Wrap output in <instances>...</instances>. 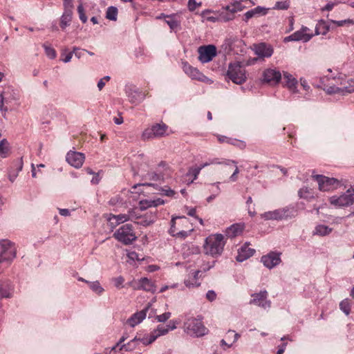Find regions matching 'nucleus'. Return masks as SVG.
Masks as SVG:
<instances>
[{"label": "nucleus", "instance_id": "obj_1", "mask_svg": "<svg viewBox=\"0 0 354 354\" xmlns=\"http://www.w3.org/2000/svg\"><path fill=\"white\" fill-rule=\"evenodd\" d=\"M297 214V209L294 206L290 205L264 212L260 215V217L264 221H279L293 218Z\"/></svg>", "mask_w": 354, "mask_h": 354}, {"label": "nucleus", "instance_id": "obj_2", "mask_svg": "<svg viewBox=\"0 0 354 354\" xmlns=\"http://www.w3.org/2000/svg\"><path fill=\"white\" fill-rule=\"evenodd\" d=\"M223 239V236L221 234L207 237L204 245L205 254L212 257L221 255L225 245Z\"/></svg>", "mask_w": 354, "mask_h": 354}, {"label": "nucleus", "instance_id": "obj_3", "mask_svg": "<svg viewBox=\"0 0 354 354\" xmlns=\"http://www.w3.org/2000/svg\"><path fill=\"white\" fill-rule=\"evenodd\" d=\"M113 237L124 245H130L137 239L133 225L129 223L120 227L114 232Z\"/></svg>", "mask_w": 354, "mask_h": 354}, {"label": "nucleus", "instance_id": "obj_4", "mask_svg": "<svg viewBox=\"0 0 354 354\" xmlns=\"http://www.w3.org/2000/svg\"><path fill=\"white\" fill-rule=\"evenodd\" d=\"M185 330L188 335L196 337L204 336L209 332L202 321L196 318H190L186 321Z\"/></svg>", "mask_w": 354, "mask_h": 354}, {"label": "nucleus", "instance_id": "obj_5", "mask_svg": "<svg viewBox=\"0 0 354 354\" xmlns=\"http://www.w3.org/2000/svg\"><path fill=\"white\" fill-rule=\"evenodd\" d=\"M227 75L236 84H242L246 81L245 70L239 62L230 64Z\"/></svg>", "mask_w": 354, "mask_h": 354}, {"label": "nucleus", "instance_id": "obj_6", "mask_svg": "<svg viewBox=\"0 0 354 354\" xmlns=\"http://www.w3.org/2000/svg\"><path fill=\"white\" fill-rule=\"evenodd\" d=\"M168 127L164 123H156L145 129L142 133L143 140H149L154 138H159L167 135Z\"/></svg>", "mask_w": 354, "mask_h": 354}, {"label": "nucleus", "instance_id": "obj_7", "mask_svg": "<svg viewBox=\"0 0 354 354\" xmlns=\"http://www.w3.org/2000/svg\"><path fill=\"white\" fill-rule=\"evenodd\" d=\"M17 250L15 244L8 240L0 241V263H8L16 257Z\"/></svg>", "mask_w": 354, "mask_h": 354}, {"label": "nucleus", "instance_id": "obj_8", "mask_svg": "<svg viewBox=\"0 0 354 354\" xmlns=\"http://www.w3.org/2000/svg\"><path fill=\"white\" fill-rule=\"evenodd\" d=\"M329 201L332 205L337 207L351 205L354 203V189H349L339 196H331Z\"/></svg>", "mask_w": 354, "mask_h": 354}, {"label": "nucleus", "instance_id": "obj_9", "mask_svg": "<svg viewBox=\"0 0 354 354\" xmlns=\"http://www.w3.org/2000/svg\"><path fill=\"white\" fill-rule=\"evenodd\" d=\"M316 179L319 189L322 192H328L338 187L339 182L334 178H328L322 175H316L314 176Z\"/></svg>", "mask_w": 354, "mask_h": 354}, {"label": "nucleus", "instance_id": "obj_10", "mask_svg": "<svg viewBox=\"0 0 354 354\" xmlns=\"http://www.w3.org/2000/svg\"><path fill=\"white\" fill-rule=\"evenodd\" d=\"M176 220H180L183 225H187L189 221L185 216H173L171 220V227L169 233L172 236L185 238L189 235V232L185 230H178L176 227Z\"/></svg>", "mask_w": 354, "mask_h": 354}, {"label": "nucleus", "instance_id": "obj_11", "mask_svg": "<svg viewBox=\"0 0 354 354\" xmlns=\"http://www.w3.org/2000/svg\"><path fill=\"white\" fill-rule=\"evenodd\" d=\"M198 59L202 63H207L216 55V48L214 45L200 46L198 49Z\"/></svg>", "mask_w": 354, "mask_h": 354}, {"label": "nucleus", "instance_id": "obj_12", "mask_svg": "<svg viewBox=\"0 0 354 354\" xmlns=\"http://www.w3.org/2000/svg\"><path fill=\"white\" fill-rule=\"evenodd\" d=\"M183 71L192 80H196L202 82L212 83V81L204 75L196 68L193 67L187 62L183 63Z\"/></svg>", "mask_w": 354, "mask_h": 354}, {"label": "nucleus", "instance_id": "obj_13", "mask_svg": "<svg viewBox=\"0 0 354 354\" xmlns=\"http://www.w3.org/2000/svg\"><path fill=\"white\" fill-rule=\"evenodd\" d=\"M329 93H340L346 95L354 92V80L349 79L344 83H341V86H330L328 89Z\"/></svg>", "mask_w": 354, "mask_h": 354}, {"label": "nucleus", "instance_id": "obj_14", "mask_svg": "<svg viewBox=\"0 0 354 354\" xmlns=\"http://www.w3.org/2000/svg\"><path fill=\"white\" fill-rule=\"evenodd\" d=\"M308 30V28L306 26H302L299 30H297L292 33V35L284 38V41H303L304 42L308 41L313 36V34L306 33Z\"/></svg>", "mask_w": 354, "mask_h": 354}, {"label": "nucleus", "instance_id": "obj_15", "mask_svg": "<svg viewBox=\"0 0 354 354\" xmlns=\"http://www.w3.org/2000/svg\"><path fill=\"white\" fill-rule=\"evenodd\" d=\"M268 292L266 290H261L259 293L252 295V299L250 304H254L262 308H270V301L267 299Z\"/></svg>", "mask_w": 354, "mask_h": 354}, {"label": "nucleus", "instance_id": "obj_16", "mask_svg": "<svg viewBox=\"0 0 354 354\" xmlns=\"http://www.w3.org/2000/svg\"><path fill=\"white\" fill-rule=\"evenodd\" d=\"M84 159V153L72 151L68 152L66 157L68 163L77 169L82 166Z\"/></svg>", "mask_w": 354, "mask_h": 354}, {"label": "nucleus", "instance_id": "obj_17", "mask_svg": "<svg viewBox=\"0 0 354 354\" xmlns=\"http://www.w3.org/2000/svg\"><path fill=\"white\" fill-rule=\"evenodd\" d=\"M252 49L260 58L270 57L273 54L272 46L266 43L254 44Z\"/></svg>", "mask_w": 354, "mask_h": 354}, {"label": "nucleus", "instance_id": "obj_18", "mask_svg": "<svg viewBox=\"0 0 354 354\" xmlns=\"http://www.w3.org/2000/svg\"><path fill=\"white\" fill-rule=\"evenodd\" d=\"M263 80L270 85H276L281 80V74L279 71L268 68L263 72Z\"/></svg>", "mask_w": 354, "mask_h": 354}, {"label": "nucleus", "instance_id": "obj_19", "mask_svg": "<svg viewBox=\"0 0 354 354\" xmlns=\"http://www.w3.org/2000/svg\"><path fill=\"white\" fill-rule=\"evenodd\" d=\"M133 218L134 213L132 211H129L128 214H120L118 215L111 214L108 218V221L110 223L111 227H114L120 223H123L129 220H133Z\"/></svg>", "mask_w": 354, "mask_h": 354}, {"label": "nucleus", "instance_id": "obj_20", "mask_svg": "<svg viewBox=\"0 0 354 354\" xmlns=\"http://www.w3.org/2000/svg\"><path fill=\"white\" fill-rule=\"evenodd\" d=\"M261 262L266 268L272 269L281 262L280 253L271 252L261 257Z\"/></svg>", "mask_w": 354, "mask_h": 354}, {"label": "nucleus", "instance_id": "obj_21", "mask_svg": "<svg viewBox=\"0 0 354 354\" xmlns=\"http://www.w3.org/2000/svg\"><path fill=\"white\" fill-rule=\"evenodd\" d=\"M255 250L249 247V244L245 243L239 250L236 257L237 261L243 262L253 256Z\"/></svg>", "mask_w": 354, "mask_h": 354}, {"label": "nucleus", "instance_id": "obj_22", "mask_svg": "<svg viewBox=\"0 0 354 354\" xmlns=\"http://www.w3.org/2000/svg\"><path fill=\"white\" fill-rule=\"evenodd\" d=\"M248 2L249 1L252 5H254V3L251 0H239V1H234L230 5L227 6L225 9L232 13L235 14L239 11L243 10L246 6L242 5V2Z\"/></svg>", "mask_w": 354, "mask_h": 354}, {"label": "nucleus", "instance_id": "obj_23", "mask_svg": "<svg viewBox=\"0 0 354 354\" xmlns=\"http://www.w3.org/2000/svg\"><path fill=\"white\" fill-rule=\"evenodd\" d=\"M134 218H140V221L137 222L138 224L142 226H149L155 222L156 214V212L147 213L142 217L137 216L134 214Z\"/></svg>", "mask_w": 354, "mask_h": 354}, {"label": "nucleus", "instance_id": "obj_24", "mask_svg": "<svg viewBox=\"0 0 354 354\" xmlns=\"http://www.w3.org/2000/svg\"><path fill=\"white\" fill-rule=\"evenodd\" d=\"M146 317V311H136L130 318L127 321V324L131 327H134L142 322Z\"/></svg>", "mask_w": 354, "mask_h": 354}, {"label": "nucleus", "instance_id": "obj_25", "mask_svg": "<svg viewBox=\"0 0 354 354\" xmlns=\"http://www.w3.org/2000/svg\"><path fill=\"white\" fill-rule=\"evenodd\" d=\"M244 229L242 224L235 223L227 228L225 231L226 236L230 238H234L240 235Z\"/></svg>", "mask_w": 354, "mask_h": 354}, {"label": "nucleus", "instance_id": "obj_26", "mask_svg": "<svg viewBox=\"0 0 354 354\" xmlns=\"http://www.w3.org/2000/svg\"><path fill=\"white\" fill-rule=\"evenodd\" d=\"M283 80L285 85L290 90L295 91L297 84V80L288 72H283Z\"/></svg>", "mask_w": 354, "mask_h": 354}, {"label": "nucleus", "instance_id": "obj_27", "mask_svg": "<svg viewBox=\"0 0 354 354\" xmlns=\"http://www.w3.org/2000/svg\"><path fill=\"white\" fill-rule=\"evenodd\" d=\"M72 8H65V11L61 17L60 26L62 28H65L68 26L72 19Z\"/></svg>", "mask_w": 354, "mask_h": 354}, {"label": "nucleus", "instance_id": "obj_28", "mask_svg": "<svg viewBox=\"0 0 354 354\" xmlns=\"http://www.w3.org/2000/svg\"><path fill=\"white\" fill-rule=\"evenodd\" d=\"M202 277H203L202 270H197L194 272V274H193V280L194 281L192 282L190 280H185V284L188 288L199 286L201 283H198L197 280L199 278H201Z\"/></svg>", "mask_w": 354, "mask_h": 354}, {"label": "nucleus", "instance_id": "obj_29", "mask_svg": "<svg viewBox=\"0 0 354 354\" xmlns=\"http://www.w3.org/2000/svg\"><path fill=\"white\" fill-rule=\"evenodd\" d=\"M298 195L300 198H304L307 201H310L314 198V194L311 189L304 187L298 191Z\"/></svg>", "mask_w": 354, "mask_h": 354}, {"label": "nucleus", "instance_id": "obj_30", "mask_svg": "<svg viewBox=\"0 0 354 354\" xmlns=\"http://www.w3.org/2000/svg\"><path fill=\"white\" fill-rule=\"evenodd\" d=\"M141 290L151 292H154L156 291V286L154 283L148 278H141Z\"/></svg>", "mask_w": 354, "mask_h": 354}, {"label": "nucleus", "instance_id": "obj_31", "mask_svg": "<svg viewBox=\"0 0 354 354\" xmlns=\"http://www.w3.org/2000/svg\"><path fill=\"white\" fill-rule=\"evenodd\" d=\"M86 283L89 288L97 295H101L104 292V289L99 281H86Z\"/></svg>", "mask_w": 354, "mask_h": 354}, {"label": "nucleus", "instance_id": "obj_32", "mask_svg": "<svg viewBox=\"0 0 354 354\" xmlns=\"http://www.w3.org/2000/svg\"><path fill=\"white\" fill-rule=\"evenodd\" d=\"M5 95L6 92L4 91L0 94V111L4 114L8 111V104L10 102L9 98L6 97Z\"/></svg>", "mask_w": 354, "mask_h": 354}, {"label": "nucleus", "instance_id": "obj_33", "mask_svg": "<svg viewBox=\"0 0 354 354\" xmlns=\"http://www.w3.org/2000/svg\"><path fill=\"white\" fill-rule=\"evenodd\" d=\"M12 295V288L8 283H0V295L2 297L8 298Z\"/></svg>", "mask_w": 354, "mask_h": 354}, {"label": "nucleus", "instance_id": "obj_34", "mask_svg": "<svg viewBox=\"0 0 354 354\" xmlns=\"http://www.w3.org/2000/svg\"><path fill=\"white\" fill-rule=\"evenodd\" d=\"M331 232L332 228H330L328 226L324 225H318L315 229L314 234L326 236L329 234Z\"/></svg>", "mask_w": 354, "mask_h": 354}, {"label": "nucleus", "instance_id": "obj_35", "mask_svg": "<svg viewBox=\"0 0 354 354\" xmlns=\"http://www.w3.org/2000/svg\"><path fill=\"white\" fill-rule=\"evenodd\" d=\"M227 167H231L234 165V171L232 176L230 177V180L232 182H235L237 180V175L239 173V169L236 165V162L234 160H227L224 162V163Z\"/></svg>", "mask_w": 354, "mask_h": 354}, {"label": "nucleus", "instance_id": "obj_36", "mask_svg": "<svg viewBox=\"0 0 354 354\" xmlns=\"http://www.w3.org/2000/svg\"><path fill=\"white\" fill-rule=\"evenodd\" d=\"M176 328V326L174 322H173V324L171 325V324H168L167 326L159 325L157 327V331H158L157 335L158 336L164 335L167 334L169 330H174Z\"/></svg>", "mask_w": 354, "mask_h": 354}, {"label": "nucleus", "instance_id": "obj_37", "mask_svg": "<svg viewBox=\"0 0 354 354\" xmlns=\"http://www.w3.org/2000/svg\"><path fill=\"white\" fill-rule=\"evenodd\" d=\"M10 151L9 143L6 139H3L0 142V156L2 158H6L8 156Z\"/></svg>", "mask_w": 354, "mask_h": 354}, {"label": "nucleus", "instance_id": "obj_38", "mask_svg": "<svg viewBox=\"0 0 354 354\" xmlns=\"http://www.w3.org/2000/svg\"><path fill=\"white\" fill-rule=\"evenodd\" d=\"M328 30V28L323 20L319 21L315 27L316 35H325Z\"/></svg>", "mask_w": 354, "mask_h": 354}, {"label": "nucleus", "instance_id": "obj_39", "mask_svg": "<svg viewBox=\"0 0 354 354\" xmlns=\"http://www.w3.org/2000/svg\"><path fill=\"white\" fill-rule=\"evenodd\" d=\"M118 15V9L114 6H110L107 8L106 17L111 21H116Z\"/></svg>", "mask_w": 354, "mask_h": 354}, {"label": "nucleus", "instance_id": "obj_40", "mask_svg": "<svg viewBox=\"0 0 354 354\" xmlns=\"http://www.w3.org/2000/svg\"><path fill=\"white\" fill-rule=\"evenodd\" d=\"M201 171V167H190L189 169H188V171L187 173V176H192L193 177V179L192 180V182L194 180H196L198 176V174H200Z\"/></svg>", "mask_w": 354, "mask_h": 354}, {"label": "nucleus", "instance_id": "obj_41", "mask_svg": "<svg viewBox=\"0 0 354 354\" xmlns=\"http://www.w3.org/2000/svg\"><path fill=\"white\" fill-rule=\"evenodd\" d=\"M290 7V1L288 0L283 1H277L273 9L286 10Z\"/></svg>", "mask_w": 354, "mask_h": 354}, {"label": "nucleus", "instance_id": "obj_42", "mask_svg": "<svg viewBox=\"0 0 354 354\" xmlns=\"http://www.w3.org/2000/svg\"><path fill=\"white\" fill-rule=\"evenodd\" d=\"M77 10L79 15L80 19L83 24H85L87 21V17L86 16L85 11L82 2L77 6Z\"/></svg>", "mask_w": 354, "mask_h": 354}, {"label": "nucleus", "instance_id": "obj_43", "mask_svg": "<svg viewBox=\"0 0 354 354\" xmlns=\"http://www.w3.org/2000/svg\"><path fill=\"white\" fill-rule=\"evenodd\" d=\"M233 337L232 342L228 345V348H230L232 345V344L235 342H236L240 337L239 333H235L234 330H229L227 333L226 338L230 339Z\"/></svg>", "mask_w": 354, "mask_h": 354}, {"label": "nucleus", "instance_id": "obj_44", "mask_svg": "<svg viewBox=\"0 0 354 354\" xmlns=\"http://www.w3.org/2000/svg\"><path fill=\"white\" fill-rule=\"evenodd\" d=\"M158 335H151L149 338H142V339H137V337H135L133 341H136V340H140L143 344L145 345H147V344H151L152 342H153L157 338Z\"/></svg>", "mask_w": 354, "mask_h": 354}, {"label": "nucleus", "instance_id": "obj_45", "mask_svg": "<svg viewBox=\"0 0 354 354\" xmlns=\"http://www.w3.org/2000/svg\"><path fill=\"white\" fill-rule=\"evenodd\" d=\"M162 176L161 174H158L156 172H149L145 176L146 179H149L150 180L158 181L162 179Z\"/></svg>", "mask_w": 354, "mask_h": 354}, {"label": "nucleus", "instance_id": "obj_46", "mask_svg": "<svg viewBox=\"0 0 354 354\" xmlns=\"http://www.w3.org/2000/svg\"><path fill=\"white\" fill-rule=\"evenodd\" d=\"M43 47L45 49V53H46V55L49 58H50V59L55 58V57H56V52H55V50L53 48L46 46V44H45L43 45Z\"/></svg>", "mask_w": 354, "mask_h": 354}, {"label": "nucleus", "instance_id": "obj_47", "mask_svg": "<svg viewBox=\"0 0 354 354\" xmlns=\"http://www.w3.org/2000/svg\"><path fill=\"white\" fill-rule=\"evenodd\" d=\"M153 200H142L139 203L140 209L141 210H145L149 207H153V203L151 202Z\"/></svg>", "mask_w": 354, "mask_h": 354}, {"label": "nucleus", "instance_id": "obj_48", "mask_svg": "<svg viewBox=\"0 0 354 354\" xmlns=\"http://www.w3.org/2000/svg\"><path fill=\"white\" fill-rule=\"evenodd\" d=\"M168 19L165 20L167 24L169 26L171 30H175L178 26V21L174 19L172 17L167 16Z\"/></svg>", "mask_w": 354, "mask_h": 354}, {"label": "nucleus", "instance_id": "obj_49", "mask_svg": "<svg viewBox=\"0 0 354 354\" xmlns=\"http://www.w3.org/2000/svg\"><path fill=\"white\" fill-rule=\"evenodd\" d=\"M214 264L215 261L204 263L201 266L199 270H202V274L205 273L214 268Z\"/></svg>", "mask_w": 354, "mask_h": 354}, {"label": "nucleus", "instance_id": "obj_50", "mask_svg": "<svg viewBox=\"0 0 354 354\" xmlns=\"http://www.w3.org/2000/svg\"><path fill=\"white\" fill-rule=\"evenodd\" d=\"M127 285L132 288L133 290H141V279L139 280H133L127 283Z\"/></svg>", "mask_w": 354, "mask_h": 354}, {"label": "nucleus", "instance_id": "obj_51", "mask_svg": "<svg viewBox=\"0 0 354 354\" xmlns=\"http://www.w3.org/2000/svg\"><path fill=\"white\" fill-rule=\"evenodd\" d=\"M113 281L114 282V285L117 288H121L122 286V284L124 281V279L122 277H118L114 279H113Z\"/></svg>", "mask_w": 354, "mask_h": 354}, {"label": "nucleus", "instance_id": "obj_52", "mask_svg": "<svg viewBox=\"0 0 354 354\" xmlns=\"http://www.w3.org/2000/svg\"><path fill=\"white\" fill-rule=\"evenodd\" d=\"M223 163H224V162H220V161H218V160L217 158H214V159L211 160L209 162H206L201 165L198 167H201V169H202L204 167H207L210 165L223 164Z\"/></svg>", "mask_w": 354, "mask_h": 354}, {"label": "nucleus", "instance_id": "obj_53", "mask_svg": "<svg viewBox=\"0 0 354 354\" xmlns=\"http://www.w3.org/2000/svg\"><path fill=\"white\" fill-rule=\"evenodd\" d=\"M221 18L223 21H228L232 20L234 18V14L230 12L225 14L222 13L221 15Z\"/></svg>", "mask_w": 354, "mask_h": 354}, {"label": "nucleus", "instance_id": "obj_54", "mask_svg": "<svg viewBox=\"0 0 354 354\" xmlns=\"http://www.w3.org/2000/svg\"><path fill=\"white\" fill-rule=\"evenodd\" d=\"M171 316V313L169 312H166L163 313L162 315H158L156 317V319L160 322H164L167 321Z\"/></svg>", "mask_w": 354, "mask_h": 354}, {"label": "nucleus", "instance_id": "obj_55", "mask_svg": "<svg viewBox=\"0 0 354 354\" xmlns=\"http://www.w3.org/2000/svg\"><path fill=\"white\" fill-rule=\"evenodd\" d=\"M252 11H254V14L255 16L259 15H266V9L264 8H262L261 6H257L254 9H252Z\"/></svg>", "mask_w": 354, "mask_h": 354}, {"label": "nucleus", "instance_id": "obj_56", "mask_svg": "<svg viewBox=\"0 0 354 354\" xmlns=\"http://www.w3.org/2000/svg\"><path fill=\"white\" fill-rule=\"evenodd\" d=\"M252 11H254V14L255 16L259 15H266V9L264 8H262L261 6H257L254 9H252Z\"/></svg>", "mask_w": 354, "mask_h": 354}, {"label": "nucleus", "instance_id": "obj_57", "mask_svg": "<svg viewBox=\"0 0 354 354\" xmlns=\"http://www.w3.org/2000/svg\"><path fill=\"white\" fill-rule=\"evenodd\" d=\"M62 60L65 62V63H67L68 62L71 61L72 57H73V53L72 52H69L68 53H62Z\"/></svg>", "mask_w": 354, "mask_h": 354}, {"label": "nucleus", "instance_id": "obj_58", "mask_svg": "<svg viewBox=\"0 0 354 354\" xmlns=\"http://www.w3.org/2000/svg\"><path fill=\"white\" fill-rule=\"evenodd\" d=\"M201 5V3H197L195 0L188 1V8L191 11H194L197 8V6H200Z\"/></svg>", "mask_w": 354, "mask_h": 354}, {"label": "nucleus", "instance_id": "obj_59", "mask_svg": "<svg viewBox=\"0 0 354 354\" xmlns=\"http://www.w3.org/2000/svg\"><path fill=\"white\" fill-rule=\"evenodd\" d=\"M219 184H220V183L218 182V183H216L212 185V186L216 185V194H213V195L209 196L207 198V201L208 203L211 202L214 198H215L216 196H217L219 194V192H220Z\"/></svg>", "mask_w": 354, "mask_h": 354}, {"label": "nucleus", "instance_id": "obj_60", "mask_svg": "<svg viewBox=\"0 0 354 354\" xmlns=\"http://www.w3.org/2000/svg\"><path fill=\"white\" fill-rule=\"evenodd\" d=\"M333 23L336 24L337 26H342L344 24H353V20L351 19H347V20H341V21H333Z\"/></svg>", "mask_w": 354, "mask_h": 354}, {"label": "nucleus", "instance_id": "obj_61", "mask_svg": "<svg viewBox=\"0 0 354 354\" xmlns=\"http://www.w3.org/2000/svg\"><path fill=\"white\" fill-rule=\"evenodd\" d=\"M216 297V294L214 290H209L206 294V298L210 301L215 300Z\"/></svg>", "mask_w": 354, "mask_h": 354}, {"label": "nucleus", "instance_id": "obj_62", "mask_svg": "<svg viewBox=\"0 0 354 354\" xmlns=\"http://www.w3.org/2000/svg\"><path fill=\"white\" fill-rule=\"evenodd\" d=\"M162 194H164L165 196H170V197L174 196L176 194L175 192L170 188L162 189Z\"/></svg>", "mask_w": 354, "mask_h": 354}, {"label": "nucleus", "instance_id": "obj_63", "mask_svg": "<svg viewBox=\"0 0 354 354\" xmlns=\"http://www.w3.org/2000/svg\"><path fill=\"white\" fill-rule=\"evenodd\" d=\"M254 17H255V15L254 14V11H252V10H250L244 14L243 20L247 22L250 19H251Z\"/></svg>", "mask_w": 354, "mask_h": 354}, {"label": "nucleus", "instance_id": "obj_64", "mask_svg": "<svg viewBox=\"0 0 354 354\" xmlns=\"http://www.w3.org/2000/svg\"><path fill=\"white\" fill-rule=\"evenodd\" d=\"M340 310H348L349 308V301L348 299L343 300L339 304Z\"/></svg>", "mask_w": 354, "mask_h": 354}]
</instances>
